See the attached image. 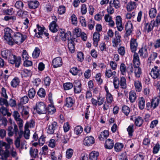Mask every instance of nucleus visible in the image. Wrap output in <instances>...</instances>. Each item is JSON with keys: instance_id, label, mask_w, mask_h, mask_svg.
<instances>
[{"instance_id": "nucleus-1", "label": "nucleus", "mask_w": 160, "mask_h": 160, "mask_svg": "<svg viewBox=\"0 0 160 160\" xmlns=\"http://www.w3.org/2000/svg\"><path fill=\"white\" fill-rule=\"evenodd\" d=\"M4 38L8 42V43L11 45H12L14 44L13 41V38L11 36L12 34L13 33V31L9 28H4Z\"/></svg>"}, {"instance_id": "nucleus-2", "label": "nucleus", "mask_w": 160, "mask_h": 160, "mask_svg": "<svg viewBox=\"0 0 160 160\" xmlns=\"http://www.w3.org/2000/svg\"><path fill=\"white\" fill-rule=\"evenodd\" d=\"M34 109L36 110L37 113L40 114H45L47 112L46 105L42 102H37Z\"/></svg>"}, {"instance_id": "nucleus-3", "label": "nucleus", "mask_w": 160, "mask_h": 160, "mask_svg": "<svg viewBox=\"0 0 160 160\" xmlns=\"http://www.w3.org/2000/svg\"><path fill=\"white\" fill-rule=\"evenodd\" d=\"M9 62L13 64H15L17 68L19 67L21 62V58L20 57H17L15 55L10 54L8 58Z\"/></svg>"}, {"instance_id": "nucleus-4", "label": "nucleus", "mask_w": 160, "mask_h": 160, "mask_svg": "<svg viewBox=\"0 0 160 160\" xmlns=\"http://www.w3.org/2000/svg\"><path fill=\"white\" fill-rule=\"evenodd\" d=\"M26 38V35H23L19 32H16L14 33L13 41L14 42H15L18 44H20L25 40Z\"/></svg>"}, {"instance_id": "nucleus-5", "label": "nucleus", "mask_w": 160, "mask_h": 160, "mask_svg": "<svg viewBox=\"0 0 160 160\" xmlns=\"http://www.w3.org/2000/svg\"><path fill=\"white\" fill-rule=\"evenodd\" d=\"M144 31L148 33L150 32L153 29L154 27L156 26V24L155 23V21L154 20H152L150 22H147L146 21L144 23Z\"/></svg>"}, {"instance_id": "nucleus-6", "label": "nucleus", "mask_w": 160, "mask_h": 160, "mask_svg": "<svg viewBox=\"0 0 160 160\" xmlns=\"http://www.w3.org/2000/svg\"><path fill=\"white\" fill-rule=\"evenodd\" d=\"M150 75L153 79H160V69L159 67L155 66L152 68Z\"/></svg>"}, {"instance_id": "nucleus-7", "label": "nucleus", "mask_w": 160, "mask_h": 160, "mask_svg": "<svg viewBox=\"0 0 160 160\" xmlns=\"http://www.w3.org/2000/svg\"><path fill=\"white\" fill-rule=\"evenodd\" d=\"M14 129L12 126H9L8 127L7 129L8 131V135L9 137L12 136L14 134L16 136L17 135L18 133V130L17 125L14 122L13 123Z\"/></svg>"}, {"instance_id": "nucleus-8", "label": "nucleus", "mask_w": 160, "mask_h": 160, "mask_svg": "<svg viewBox=\"0 0 160 160\" xmlns=\"http://www.w3.org/2000/svg\"><path fill=\"white\" fill-rule=\"evenodd\" d=\"M121 37L120 33L117 31L115 32V37L112 40V46L116 47L121 42Z\"/></svg>"}, {"instance_id": "nucleus-9", "label": "nucleus", "mask_w": 160, "mask_h": 160, "mask_svg": "<svg viewBox=\"0 0 160 160\" xmlns=\"http://www.w3.org/2000/svg\"><path fill=\"white\" fill-rule=\"evenodd\" d=\"M132 24L131 22H128L126 25L125 27V30H126V33L125 36L128 37L130 36L132 31Z\"/></svg>"}, {"instance_id": "nucleus-10", "label": "nucleus", "mask_w": 160, "mask_h": 160, "mask_svg": "<svg viewBox=\"0 0 160 160\" xmlns=\"http://www.w3.org/2000/svg\"><path fill=\"white\" fill-rule=\"evenodd\" d=\"M62 64V60L60 57H57L52 61V65L55 68L61 66Z\"/></svg>"}, {"instance_id": "nucleus-11", "label": "nucleus", "mask_w": 160, "mask_h": 160, "mask_svg": "<svg viewBox=\"0 0 160 160\" xmlns=\"http://www.w3.org/2000/svg\"><path fill=\"white\" fill-rule=\"evenodd\" d=\"M57 123L53 122L48 126L47 132L49 134H52L54 133L55 130L57 129Z\"/></svg>"}, {"instance_id": "nucleus-12", "label": "nucleus", "mask_w": 160, "mask_h": 160, "mask_svg": "<svg viewBox=\"0 0 160 160\" xmlns=\"http://www.w3.org/2000/svg\"><path fill=\"white\" fill-rule=\"evenodd\" d=\"M74 92L76 93H79L82 91L81 83L80 81L78 80L75 81L73 83Z\"/></svg>"}, {"instance_id": "nucleus-13", "label": "nucleus", "mask_w": 160, "mask_h": 160, "mask_svg": "<svg viewBox=\"0 0 160 160\" xmlns=\"http://www.w3.org/2000/svg\"><path fill=\"white\" fill-rule=\"evenodd\" d=\"M95 142L94 139L92 136L86 137L83 141L84 144L85 145L90 146L93 144Z\"/></svg>"}, {"instance_id": "nucleus-14", "label": "nucleus", "mask_w": 160, "mask_h": 160, "mask_svg": "<svg viewBox=\"0 0 160 160\" xmlns=\"http://www.w3.org/2000/svg\"><path fill=\"white\" fill-rule=\"evenodd\" d=\"M116 24L118 30L121 32L123 29L122 26V18L120 16H117L116 18Z\"/></svg>"}, {"instance_id": "nucleus-15", "label": "nucleus", "mask_w": 160, "mask_h": 160, "mask_svg": "<svg viewBox=\"0 0 160 160\" xmlns=\"http://www.w3.org/2000/svg\"><path fill=\"white\" fill-rule=\"evenodd\" d=\"M130 49L132 52H135L137 49L138 43L136 40L134 38H132L130 42Z\"/></svg>"}, {"instance_id": "nucleus-16", "label": "nucleus", "mask_w": 160, "mask_h": 160, "mask_svg": "<svg viewBox=\"0 0 160 160\" xmlns=\"http://www.w3.org/2000/svg\"><path fill=\"white\" fill-rule=\"evenodd\" d=\"M133 56V62L134 66H139L141 63L139 58L138 53L134 52Z\"/></svg>"}, {"instance_id": "nucleus-17", "label": "nucleus", "mask_w": 160, "mask_h": 160, "mask_svg": "<svg viewBox=\"0 0 160 160\" xmlns=\"http://www.w3.org/2000/svg\"><path fill=\"white\" fill-rule=\"evenodd\" d=\"M21 115L25 118H27L29 116V109L28 107L22 106L21 107Z\"/></svg>"}, {"instance_id": "nucleus-18", "label": "nucleus", "mask_w": 160, "mask_h": 160, "mask_svg": "<svg viewBox=\"0 0 160 160\" xmlns=\"http://www.w3.org/2000/svg\"><path fill=\"white\" fill-rule=\"evenodd\" d=\"M135 76L137 78H139L142 73V69L139 66H134Z\"/></svg>"}, {"instance_id": "nucleus-19", "label": "nucleus", "mask_w": 160, "mask_h": 160, "mask_svg": "<svg viewBox=\"0 0 160 160\" xmlns=\"http://www.w3.org/2000/svg\"><path fill=\"white\" fill-rule=\"evenodd\" d=\"M75 103V101L71 97L66 98L65 106L68 108L72 107Z\"/></svg>"}, {"instance_id": "nucleus-20", "label": "nucleus", "mask_w": 160, "mask_h": 160, "mask_svg": "<svg viewBox=\"0 0 160 160\" xmlns=\"http://www.w3.org/2000/svg\"><path fill=\"white\" fill-rule=\"evenodd\" d=\"M129 99L131 103H133L136 100L137 96L135 92L133 91H131L129 93Z\"/></svg>"}, {"instance_id": "nucleus-21", "label": "nucleus", "mask_w": 160, "mask_h": 160, "mask_svg": "<svg viewBox=\"0 0 160 160\" xmlns=\"http://www.w3.org/2000/svg\"><path fill=\"white\" fill-rule=\"evenodd\" d=\"M138 53L141 57L143 58H146L148 57V54L147 49L146 48H142L139 51Z\"/></svg>"}, {"instance_id": "nucleus-22", "label": "nucleus", "mask_w": 160, "mask_h": 160, "mask_svg": "<svg viewBox=\"0 0 160 160\" xmlns=\"http://www.w3.org/2000/svg\"><path fill=\"white\" fill-rule=\"evenodd\" d=\"M136 8V3L134 2H130L127 5V9L128 11L130 12Z\"/></svg>"}, {"instance_id": "nucleus-23", "label": "nucleus", "mask_w": 160, "mask_h": 160, "mask_svg": "<svg viewBox=\"0 0 160 160\" xmlns=\"http://www.w3.org/2000/svg\"><path fill=\"white\" fill-rule=\"evenodd\" d=\"M49 28L50 30L53 32H55L58 31V25L56 23H54V22H51Z\"/></svg>"}, {"instance_id": "nucleus-24", "label": "nucleus", "mask_w": 160, "mask_h": 160, "mask_svg": "<svg viewBox=\"0 0 160 160\" xmlns=\"http://www.w3.org/2000/svg\"><path fill=\"white\" fill-rule=\"evenodd\" d=\"M138 100L139 108L141 110H143L145 106V99L143 97H141L138 98Z\"/></svg>"}, {"instance_id": "nucleus-25", "label": "nucleus", "mask_w": 160, "mask_h": 160, "mask_svg": "<svg viewBox=\"0 0 160 160\" xmlns=\"http://www.w3.org/2000/svg\"><path fill=\"white\" fill-rule=\"evenodd\" d=\"M105 146L106 148L111 149L113 147L114 142L112 140L108 139L106 141Z\"/></svg>"}, {"instance_id": "nucleus-26", "label": "nucleus", "mask_w": 160, "mask_h": 160, "mask_svg": "<svg viewBox=\"0 0 160 160\" xmlns=\"http://www.w3.org/2000/svg\"><path fill=\"white\" fill-rule=\"evenodd\" d=\"M159 99L157 98H153L151 101L152 107V110L155 108L158 105L159 103Z\"/></svg>"}, {"instance_id": "nucleus-27", "label": "nucleus", "mask_w": 160, "mask_h": 160, "mask_svg": "<svg viewBox=\"0 0 160 160\" xmlns=\"http://www.w3.org/2000/svg\"><path fill=\"white\" fill-rule=\"evenodd\" d=\"M100 34L99 32H95L93 34V38L94 44L96 46L98 45V42L100 40Z\"/></svg>"}, {"instance_id": "nucleus-28", "label": "nucleus", "mask_w": 160, "mask_h": 160, "mask_svg": "<svg viewBox=\"0 0 160 160\" xmlns=\"http://www.w3.org/2000/svg\"><path fill=\"white\" fill-rule=\"evenodd\" d=\"M134 85L136 91L140 92L141 91L142 86L141 82L138 80L134 81Z\"/></svg>"}, {"instance_id": "nucleus-29", "label": "nucleus", "mask_w": 160, "mask_h": 160, "mask_svg": "<svg viewBox=\"0 0 160 160\" xmlns=\"http://www.w3.org/2000/svg\"><path fill=\"white\" fill-rule=\"evenodd\" d=\"M28 5L30 8L34 9L37 8L39 5V2L37 1H31L28 3Z\"/></svg>"}, {"instance_id": "nucleus-30", "label": "nucleus", "mask_w": 160, "mask_h": 160, "mask_svg": "<svg viewBox=\"0 0 160 160\" xmlns=\"http://www.w3.org/2000/svg\"><path fill=\"white\" fill-rule=\"evenodd\" d=\"M0 112L3 116L7 115L9 117L11 115L10 113L8 112L7 109L3 106H2L1 108H0Z\"/></svg>"}, {"instance_id": "nucleus-31", "label": "nucleus", "mask_w": 160, "mask_h": 160, "mask_svg": "<svg viewBox=\"0 0 160 160\" xmlns=\"http://www.w3.org/2000/svg\"><path fill=\"white\" fill-rule=\"evenodd\" d=\"M99 153L97 151H92L89 154V159L90 160H97Z\"/></svg>"}, {"instance_id": "nucleus-32", "label": "nucleus", "mask_w": 160, "mask_h": 160, "mask_svg": "<svg viewBox=\"0 0 160 160\" xmlns=\"http://www.w3.org/2000/svg\"><path fill=\"white\" fill-rule=\"evenodd\" d=\"M20 81L17 77H15L11 82V85L13 88H16L19 85Z\"/></svg>"}, {"instance_id": "nucleus-33", "label": "nucleus", "mask_w": 160, "mask_h": 160, "mask_svg": "<svg viewBox=\"0 0 160 160\" xmlns=\"http://www.w3.org/2000/svg\"><path fill=\"white\" fill-rule=\"evenodd\" d=\"M157 14V10L154 8H152L149 11V16L150 18L152 19L154 18Z\"/></svg>"}, {"instance_id": "nucleus-34", "label": "nucleus", "mask_w": 160, "mask_h": 160, "mask_svg": "<svg viewBox=\"0 0 160 160\" xmlns=\"http://www.w3.org/2000/svg\"><path fill=\"white\" fill-rule=\"evenodd\" d=\"M143 122V120L142 118L140 116L137 117L135 120V123L136 126L140 127L142 126Z\"/></svg>"}, {"instance_id": "nucleus-35", "label": "nucleus", "mask_w": 160, "mask_h": 160, "mask_svg": "<svg viewBox=\"0 0 160 160\" xmlns=\"http://www.w3.org/2000/svg\"><path fill=\"white\" fill-rule=\"evenodd\" d=\"M30 153L31 157L35 158L38 156V150L37 149H33L31 148L30 149Z\"/></svg>"}, {"instance_id": "nucleus-36", "label": "nucleus", "mask_w": 160, "mask_h": 160, "mask_svg": "<svg viewBox=\"0 0 160 160\" xmlns=\"http://www.w3.org/2000/svg\"><path fill=\"white\" fill-rule=\"evenodd\" d=\"M120 85L121 88H122L125 89L126 88V79L124 77H121Z\"/></svg>"}, {"instance_id": "nucleus-37", "label": "nucleus", "mask_w": 160, "mask_h": 160, "mask_svg": "<svg viewBox=\"0 0 160 160\" xmlns=\"http://www.w3.org/2000/svg\"><path fill=\"white\" fill-rule=\"evenodd\" d=\"M116 74V72L115 71L112 72V71L110 69H106L105 72V75L108 78H110L112 76L113 77H115Z\"/></svg>"}, {"instance_id": "nucleus-38", "label": "nucleus", "mask_w": 160, "mask_h": 160, "mask_svg": "<svg viewBox=\"0 0 160 160\" xmlns=\"http://www.w3.org/2000/svg\"><path fill=\"white\" fill-rule=\"evenodd\" d=\"M109 135V132L108 130H105L101 133L100 135L99 139L102 140L104 138H106Z\"/></svg>"}, {"instance_id": "nucleus-39", "label": "nucleus", "mask_w": 160, "mask_h": 160, "mask_svg": "<svg viewBox=\"0 0 160 160\" xmlns=\"http://www.w3.org/2000/svg\"><path fill=\"white\" fill-rule=\"evenodd\" d=\"M37 27L38 30V32L37 33L39 36H37V37H38V38L42 37V36L43 35L44 31L46 30L44 28H42L38 24L37 25Z\"/></svg>"}, {"instance_id": "nucleus-40", "label": "nucleus", "mask_w": 160, "mask_h": 160, "mask_svg": "<svg viewBox=\"0 0 160 160\" xmlns=\"http://www.w3.org/2000/svg\"><path fill=\"white\" fill-rule=\"evenodd\" d=\"M10 53L8 50H3L1 52L2 56L5 59H7L8 57L10 54Z\"/></svg>"}, {"instance_id": "nucleus-41", "label": "nucleus", "mask_w": 160, "mask_h": 160, "mask_svg": "<svg viewBox=\"0 0 160 160\" xmlns=\"http://www.w3.org/2000/svg\"><path fill=\"white\" fill-rule=\"evenodd\" d=\"M120 70L122 75H124L126 74V65L123 63H121L120 67Z\"/></svg>"}, {"instance_id": "nucleus-42", "label": "nucleus", "mask_w": 160, "mask_h": 160, "mask_svg": "<svg viewBox=\"0 0 160 160\" xmlns=\"http://www.w3.org/2000/svg\"><path fill=\"white\" fill-rule=\"evenodd\" d=\"M38 95L40 97L44 98L46 96L45 90L42 88H40L37 92Z\"/></svg>"}, {"instance_id": "nucleus-43", "label": "nucleus", "mask_w": 160, "mask_h": 160, "mask_svg": "<svg viewBox=\"0 0 160 160\" xmlns=\"http://www.w3.org/2000/svg\"><path fill=\"white\" fill-rule=\"evenodd\" d=\"M123 145L122 143H117L114 146V149L116 151L119 152L123 148Z\"/></svg>"}, {"instance_id": "nucleus-44", "label": "nucleus", "mask_w": 160, "mask_h": 160, "mask_svg": "<svg viewBox=\"0 0 160 160\" xmlns=\"http://www.w3.org/2000/svg\"><path fill=\"white\" fill-rule=\"evenodd\" d=\"M113 83L115 88H118L120 85V81L117 77H114Z\"/></svg>"}, {"instance_id": "nucleus-45", "label": "nucleus", "mask_w": 160, "mask_h": 160, "mask_svg": "<svg viewBox=\"0 0 160 160\" xmlns=\"http://www.w3.org/2000/svg\"><path fill=\"white\" fill-rule=\"evenodd\" d=\"M1 155V158L3 160H6L7 158L10 155L9 151L5 150L3 151V153L0 154Z\"/></svg>"}, {"instance_id": "nucleus-46", "label": "nucleus", "mask_w": 160, "mask_h": 160, "mask_svg": "<svg viewBox=\"0 0 160 160\" xmlns=\"http://www.w3.org/2000/svg\"><path fill=\"white\" fill-rule=\"evenodd\" d=\"M51 160H60V157L55 152H51Z\"/></svg>"}, {"instance_id": "nucleus-47", "label": "nucleus", "mask_w": 160, "mask_h": 160, "mask_svg": "<svg viewBox=\"0 0 160 160\" xmlns=\"http://www.w3.org/2000/svg\"><path fill=\"white\" fill-rule=\"evenodd\" d=\"M36 94V91L35 89L33 88H32L30 89L28 92V95L30 98H33Z\"/></svg>"}, {"instance_id": "nucleus-48", "label": "nucleus", "mask_w": 160, "mask_h": 160, "mask_svg": "<svg viewBox=\"0 0 160 160\" xmlns=\"http://www.w3.org/2000/svg\"><path fill=\"white\" fill-rule=\"evenodd\" d=\"M40 51L38 48H36L32 53V56L33 58H37L40 54Z\"/></svg>"}, {"instance_id": "nucleus-49", "label": "nucleus", "mask_w": 160, "mask_h": 160, "mask_svg": "<svg viewBox=\"0 0 160 160\" xmlns=\"http://www.w3.org/2000/svg\"><path fill=\"white\" fill-rule=\"evenodd\" d=\"M70 136L69 134L63 135L62 139V142L64 144L67 143L70 138Z\"/></svg>"}, {"instance_id": "nucleus-50", "label": "nucleus", "mask_w": 160, "mask_h": 160, "mask_svg": "<svg viewBox=\"0 0 160 160\" xmlns=\"http://www.w3.org/2000/svg\"><path fill=\"white\" fill-rule=\"evenodd\" d=\"M48 111L49 114H52L55 112L56 109L53 105H49L48 109Z\"/></svg>"}, {"instance_id": "nucleus-51", "label": "nucleus", "mask_w": 160, "mask_h": 160, "mask_svg": "<svg viewBox=\"0 0 160 160\" xmlns=\"http://www.w3.org/2000/svg\"><path fill=\"white\" fill-rule=\"evenodd\" d=\"M95 25L94 21L92 19H89L88 22V26L90 30H92L94 28Z\"/></svg>"}, {"instance_id": "nucleus-52", "label": "nucleus", "mask_w": 160, "mask_h": 160, "mask_svg": "<svg viewBox=\"0 0 160 160\" xmlns=\"http://www.w3.org/2000/svg\"><path fill=\"white\" fill-rule=\"evenodd\" d=\"M28 12L24 11H19L18 12V14L19 16L22 18H26L28 15Z\"/></svg>"}, {"instance_id": "nucleus-53", "label": "nucleus", "mask_w": 160, "mask_h": 160, "mask_svg": "<svg viewBox=\"0 0 160 160\" xmlns=\"http://www.w3.org/2000/svg\"><path fill=\"white\" fill-rule=\"evenodd\" d=\"M7 99L0 98V105L1 106L5 105L6 107H8L9 105V104L7 100Z\"/></svg>"}, {"instance_id": "nucleus-54", "label": "nucleus", "mask_w": 160, "mask_h": 160, "mask_svg": "<svg viewBox=\"0 0 160 160\" xmlns=\"http://www.w3.org/2000/svg\"><path fill=\"white\" fill-rule=\"evenodd\" d=\"M83 131V128L80 126H77L74 129V132L78 135L82 132Z\"/></svg>"}, {"instance_id": "nucleus-55", "label": "nucleus", "mask_w": 160, "mask_h": 160, "mask_svg": "<svg viewBox=\"0 0 160 160\" xmlns=\"http://www.w3.org/2000/svg\"><path fill=\"white\" fill-rule=\"evenodd\" d=\"M34 126V122L32 120H30L29 122H27L25 125V128H27L28 129L29 127L32 128Z\"/></svg>"}, {"instance_id": "nucleus-56", "label": "nucleus", "mask_w": 160, "mask_h": 160, "mask_svg": "<svg viewBox=\"0 0 160 160\" xmlns=\"http://www.w3.org/2000/svg\"><path fill=\"white\" fill-rule=\"evenodd\" d=\"M21 73L22 77H27L30 75V70L24 69L21 71Z\"/></svg>"}, {"instance_id": "nucleus-57", "label": "nucleus", "mask_w": 160, "mask_h": 160, "mask_svg": "<svg viewBox=\"0 0 160 160\" xmlns=\"http://www.w3.org/2000/svg\"><path fill=\"white\" fill-rule=\"evenodd\" d=\"M15 6L17 8L21 10L23 8V4L21 1H18L16 2Z\"/></svg>"}, {"instance_id": "nucleus-58", "label": "nucleus", "mask_w": 160, "mask_h": 160, "mask_svg": "<svg viewBox=\"0 0 160 160\" xmlns=\"http://www.w3.org/2000/svg\"><path fill=\"white\" fill-rule=\"evenodd\" d=\"M17 124L18 125L19 128L21 130L23 127V120L21 118H19L15 120Z\"/></svg>"}, {"instance_id": "nucleus-59", "label": "nucleus", "mask_w": 160, "mask_h": 160, "mask_svg": "<svg viewBox=\"0 0 160 160\" xmlns=\"http://www.w3.org/2000/svg\"><path fill=\"white\" fill-rule=\"evenodd\" d=\"M112 1H111L109 2V6L107 8V10L108 13L110 14H113L114 12V9L111 5Z\"/></svg>"}, {"instance_id": "nucleus-60", "label": "nucleus", "mask_w": 160, "mask_h": 160, "mask_svg": "<svg viewBox=\"0 0 160 160\" xmlns=\"http://www.w3.org/2000/svg\"><path fill=\"white\" fill-rule=\"evenodd\" d=\"M73 86L72 84L70 82H67L63 84L64 88L65 90L70 89L72 88Z\"/></svg>"}, {"instance_id": "nucleus-61", "label": "nucleus", "mask_w": 160, "mask_h": 160, "mask_svg": "<svg viewBox=\"0 0 160 160\" xmlns=\"http://www.w3.org/2000/svg\"><path fill=\"white\" fill-rule=\"evenodd\" d=\"M133 127L134 125H131L129 126L127 128V130L130 136H132L133 135L132 133L134 132Z\"/></svg>"}, {"instance_id": "nucleus-62", "label": "nucleus", "mask_w": 160, "mask_h": 160, "mask_svg": "<svg viewBox=\"0 0 160 160\" xmlns=\"http://www.w3.org/2000/svg\"><path fill=\"white\" fill-rule=\"evenodd\" d=\"M65 11V7L64 6H60L58 9V13L60 15L64 13Z\"/></svg>"}, {"instance_id": "nucleus-63", "label": "nucleus", "mask_w": 160, "mask_h": 160, "mask_svg": "<svg viewBox=\"0 0 160 160\" xmlns=\"http://www.w3.org/2000/svg\"><path fill=\"white\" fill-rule=\"evenodd\" d=\"M29 100L27 96H25L20 99V102L22 104H25L27 103Z\"/></svg>"}, {"instance_id": "nucleus-64", "label": "nucleus", "mask_w": 160, "mask_h": 160, "mask_svg": "<svg viewBox=\"0 0 160 160\" xmlns=\"http://www.w3.org/2000/svg\"><path fill=\"white\" fill-rule=\"evenodd\" d=\"M122 111L127 116L130 112V109L128 107L126 106H124L122 107Z\"/></svg>"}]
</instances>
